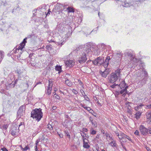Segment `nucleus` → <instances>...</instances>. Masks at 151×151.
<instances>
[{
    "label": "nucleus",
    "mask_w": 151,
    "mask_h": 151,
    "mask_svg": "<svg viewBox=\"0 0 151 151\" xmlns=\"http://www.w3.org/2000/svg\"><path fill=\"white\" fill-rule=\"evenodd\" d=\"M1 150H2V151H8V150L5 147L1 148Z\"/></svg>",
    "instance_id": "bf43d9fd"
},
{
    "label": "nucleus",
    "mask_w": 151,
    "mask_h": 151,
    "mask_svg": "<svg viewBox=\"0 0 151 151\" xmlns=\"http://www.w3.org/2000/svg\"><path fill=\"white\" fill-rule=\"evenodd\" d=\"M64 132L65 134H66V136L69 137L70 139V136L69 133L68 132V131H65Z\"/></svg>",
    "instance_id": "ea45409f"
},
{
    "label": "nucleus",
    "mask_w": 151,
    "mask_h": 151,
    "mask_svg": "<svg viewBox=\"0 0 151 151\" xmlns=\"http://www.w3.org/2000/svg\"><path fill=\"white\" fill-rule=\"evenodd\" d=\"M4 52L3 51H0V63L1 62L3 57H4Z\"/></svg>",
    "instance_id": "cd10ccee"
},
{
    "label": "nucleus",
    "mask_w": 151,
    "mask_h": 151,
    "mask_svg": "<svg viewBox=\"0 0 151 151\" xmlns=\"http://www.w3.org/2000/svg\"><path fill=\"white\" fill-rule=\"evenodd\" d=\"M58 134L59 135L60 137V138L63 137V134H62L61 133H58Z\"/></svg>",
    "instance_id": "0e129e2a"
},
{
    "label": "nucleus",
    "mask_w": 151,
    "mask_h": 151,
    "mask_svg": "<svg viewBox=\"0 0 151 151\" xmlns=\"http://www.w3.org/2000/svg\"><path fill=\"white\" fill-rule=\"evenodd\" d=\"M134 134L138 136H140V135L139 134V131L137 130H136L135 131L134 133Z\"/></svg>",
    "instance_id": "c03bdc74"
},
{
    "label": "nucleus",
    "mask_w": 151,
    "mask_h": 151,
    "mask_svg": "<svg viewBox=\"0 0 151 151\" xmlns=\"http://www.w3.org/2000/svg\"><path fill=\"white\" fill-rule=\"evenodd\" d=\"M118 85V84H116L115 83H114L113 85H111L110 86V87L112 88H115V86Z\"/></svg>",
    "instance_id": "49530a36"
},
{
    "label": "nucleus",
    "mask_w": 151,
    "mask_h": 151,
    "mask_svg": "<svg viewBox=\"0 0 151 151\" xmlns=\"http://www.w3.org/2000/svg\"><path fill=\"white\" fill-rule=\"evenodd\" d=\"M46 47L47 50H51L52 49V45H50L47 46Z\"/></svg>",
    "instance_id": "72a5a7b5"
},
{
    "label": "nucleus",
    "mask_w": 151,
    "mask_h": 151,
    "mask_svg": "<svg viewBox=\"0 0 151 151\" xmlns=\"http://www.w3.org/2000/svg\"><path fill=\"white\" fill-rule=\"evenodd\" d=\"M136 111L137 112L135 114V117L137 119H138L140 117V116L141 115L142 112L139 111Z\"/></svg>",
    "instance_id": "f3484780"
},
{
    "label": "nucleus",
    "mask_w": 151,
    "mask_h": 151,
    "mask_svg": "<svg viewBox=\"0 0 151 151\" xmlns=\"http://www.w3.org/2000/svg\"><path fill=\"white\" fill-rule=\"evenodd\" d=\"M126 54L129 56H132V53L129 52L126 53Z\"/></svg>",
    "instance_id": "3c124183"
},
{
    "label": "nucleus",
    "mask_w": 151,
    "mask_h": 151,
    "mask_svg": "<svg viewBox=\"0 0 151 151\" xmlns=\"http://www.w3.org/2000/svg\"><path fill=\"white\" fill-rule=\"evenodd\" d=\"M100 136V134H97L96 137L95 138V140H96L97 139H99Z\"/></svg>",
    "instance_id": "13d9d810"
},
{
    "label": "nucleus",
    "mask_w": 151,
    "mask_h": 151,
    "mask_svg": "<svg viewBox=\"0 0 151 151\" xmlns=\"http://www.w3.org/2000/svg\"><path fill=\"white\" fill-rule=\"evenodd\" d=\"M99 60V57L96 58L95 60L92 61L93 63L95 65H98V61Z\"/></svg>",
    "instance_id": "393cba45"
},
{
    "label": "nucleus",
    "mask_w": 151,
    "mask_h": 151,
    "mask_svg": "<svg viewBox=\"0 0 151 151\" xmlns=\"http://www.w3.org/2000/svg\"><path fill=\"white\" fill-rule=\"evenodd\" d=\"M110 59L109 56H107L106 59L105 61L103 62V65L105 68H107L109 64V61Z\"/></svg>",
    "instance_id": "f8f14e48"
},
{
    "label": "nucleus",
    "mask_w": 151,
    "mask_h": 151,
    "mask_svg": "<svg viewBox=\"0 0 151 151\" xmlns=\"http://www.w3.org/2000/svg\"><path fill=\"white\" fill-rule=\"evenodd\" d=\"M121 69H117L115 73L111 74L108 77L109 82L114 83L120 77Z\"/></svg>",
    "instance_id": "f03ea898"
},
{
    "label": "nucleus",
    "mask_w": 151,
    "mask_h": 151,
    "mask_svg": "<svg viewBox=\"0 0 151 151\" xmlns=\"http://www.w3.org/2000/svg\"><path fill=\"white\" fill-rule=\"evenodd\" d=\"M126 139H127L128 140L131 141V142H132L131 138L129 136L126 135Z\"/></svg>",
    "instance_id": "09e8293b"
},
{
    "label": "nucleus",
    "mask_w": 151,
    "mask_h": 151,
    "mask_svg": "<svg viewBox=\"0 0 151 151\" xmlns=\"http://www.w3.org/2000/svg\"><path fill=\"white\" fill-rule=\"evenodd\" d=\"M109 145L112 147H116L117 145L116 141L114 140L113 139H112V140L111 142L109 143Z\"/></svg>",
    "instance_id": "2eb2a0df"
},
{
    "label": "nucleus",
    "mask_w": 151,
    "mask_h": 151,
    "mask_svg": "<svg viewBox=\"0 0 151 151\" xmlns=\"http://www.w3.org/2000/svg\"><path fill=\"white\" fill-rule=\"evenodd\" d=\"M117 55L118 56V57H119V60H121V57L122 56V54H121V53H117Z\"/></svg>",
    "instance_id": "de8ad7c7"
},
{
    "label": "nucleus",
    "mask_w": 151,
    "mask_h": 151,
    "mask_svg": "<svg viewBox=\"0 0 151 151\" xmlns=\"http://www.w3.org/2000/svg\"><path fill=\"white\" fill-rule=\"evenodd\" d=\"M128 87V86H127L126 87H125V88L121 90L120 92V93L121 94H123V95L125 94L126 93L127 88Z\"/></svg>",
    "instance_id": "412c9836"
},
{
    "label": "nucleus",
    "mask_w": 151,
    "mask_h": 151,
    "mask_svg": "<svg viewBox=\"0 0 151 151\" xmlns=\"http://www.w3.org/2000/svg\"><path fill=\"white\" fill-rule=\"evenodd\" d=\"M37 10L36 9H35L33 11V12H34V13H33V17H34L35 16L36 14H35V13L37 12Z\"/></svg>",
    "instance_id": "6e6d98bb"
},
{
    "label": "nucleus",
    "mask_w": 151,
    "mask_h": 151,
    "mask_svg": "<svg viewBox=\"0 0 151 151\" xmlns=\"http://www.w3.org/2000/svg\"><path fill=\"white\" fill-rule=\"evenodd\" d=\"M110 72V70L108 68H106L104 71H102L101 70L99 71V73L102 77L104 78H106L107 75L109 74Z\"/></svg>",
    "instance_id": "423d86ee"
},
{
    "label": "nucleus",
    "mask_w": 151,
    "mask_h": 151,
    "mask_svg": "<svg viewBox=\"0 0 151 151\" xmlns=\"http://www.w3.org/2000/svg\"><path fill=\"white\" fill-rule=\"evenodd\" d=\"M91 124H92V125H93V127H97V124L96 122L94 121H93L92 122Z\"/></svg>",
    "instance_id": "e433bc0d"
},
{
    "label": "nucleus",
    "mask_w": 151,
    "mask_h": 151,
    "mask_svg": "<svg viewBox=\"0 0 151 151\" xmlns=\"http://www.w3.org/2000/svg\"><path fill=\"white\" fill-rule=\"evenodd\" d=\"M123 139L122 142H127V140L126 139V135L125 134H124V133L123 134Z\"/></svg>",
    "instance_id": "2f4dec72"
},
{
    "label": "nucleus",
    "mask_w": 151,
    "mask_h": 151,
    "mask_svg": "<svg viewBox=\"0 0 151 151\" xmlns=\"http://www.w3.org/2000/svg\"><path fill=\"white\" fill-rule=\"evenodd\" d=\"M139 129L142 134L146 136L148 134L149 130L144 125H141L139 127Z\"/></svg>",
    "instance_id": "39448f33"
},
{
    "label": "nucleus",
    "mask_w": 151,
    "mask_h": 151,
    "mask_svg": "<svg viewBox=\"0 0 151 151\" xmlns=\"http://www.w3.org/2000/svg\"><path fill=\"white\" fill-rule=\"evenodd\" d=\"M67 10L68 11V12H75L74 9L72 7H68L67 8Z\"/></svg>",
    "instance_id": "4be33fe9"
},
{
    "label": "nucleus",
    "mask_w": 151,
    "mask_h": 151,
    "mask_svg": "<svg viewBox=\"0 0 151 151\" xmlns=\"http://www.w3.org/2000/svg\"><path fill=\"white\" fill-rule=\"evenodd\" d=\"M0 127L2 129L6 130L8 127V125L7 124H4L3 125L2 124H0Z\"/></svg>",
    "instance_id": "b1692460"
},
{
    "label": "nucleus",
    "mask_w": 151,
    "mask_h": 151,
    "mask_svg": "<svg viewBox=\"0 0 151 151\" xmlns=\"http://www.w3.org/2000/svg\"><path fill=\"white\" fill-rule=\"evenodd\" d=\"M66 65L69 67H71L74 65L75 62L73 60H69L66 61L65 62Z\"/></svg>",
    "instance_id": "9b49d317"
},
{
    "label": "nucleus",
    "mask_w": 151,
    "mask_h": 151,
    "mask_svg": "<svg viewBox=\"0 0 151 151\" xmlns=\"http://www.w3.org/2000/svg\"><path fill=\"white\" fill-rule=\"evenodd\" d=\"M81 135L82 137V139H83V141H85V140L86 139L83 135H82V134L81 133Z\"/></svg>",
    "instance_id": "052dcab7"
},
{
    "label": "nucleus",
    "mask_w": 151,
    "mask_h": 151,
    "mask_svg": "<svg viewBox=\"0 0 151 151\" xmlns=\"http://www.w3.org/2000/svg\"><path fill=\"white\" fill-rule=\"evenodd\" d=\"M146 116L148 123L151 124V111H148L146 113Z\"/></svg>",
    "instance_id": "1a4fd4ad"
},
{
    "label": "nucleus",
    "mask_w": 151,
    "mask_h": 151,
    "mask_svg": "<svg viewBox=\"0 0 151 151\" xmlns=\"http://www.w3.org/2000/svg\"><path fill=\"white\" fill-rule=\"evenodd\" d=\"M141 72L142 74L144 73V76H145L144 77H146V78H148V74L147 71L145 70L144 69H142Z\"/></svg>",
    "instance_id": "5701e85b"
},
{
    "label": "nucleus",
    "mask_w": 151,
    "mask_h": 151,
    "mask_svg": "<svg viewBox=\"0 0 151 151\" xmlns=\"http://www.w3.org/2000/svg\"><path fill=\"white\" fill-rule=\"evenodd\" d=\"M17 123V124H16V126H18V127L19 128L20 127H22V128H23L24 127V123L23 122H20L19 124L18 125L17 124L18 123V122L16 123Z\"/></svg>",
    "instance_id": "c85d7f7f"
},
{
    "label": "nucleus",
    "mask_w": 151,
    "mask_h": 151,
    "mask_svg": "<svg viewBox=\"0 0 151 151\" xmlns=\"http://www.w3.org/2000/svg\"><path fill=\"white\" fill-rule=\"evenodd\" d=\"M127 86L125 81H122L119 85V86L121 89L125 88Z\"/></svg>",
    "instance_id": "dca6fc26"
},
{
    "label": "nucleus",
    "mask_w": 151,
    "mask_h": 151,
    "mask_svg": "<svg viewBox=\"0 0 151 151\" xmlns=\"http://www.w3.org/2000/svg\"><path fill=\"white\" fill-rule=\"evenodd\" d=\"M148 133H150L151 134V127H149Z\"/></svg>",
    "instance_id": "338daca9"
},
{
    "label": "nucleus",
    "mask_w": 151,
    "mask_h": 151,
    "mask_svg": "<svg viewBox=\"0 0 151 151\" xmlns=\"http://www.w3.org/2000/svg\"><path fill=\"white\" fill-rule=\"evenodd\" d=\"M123 133H120V135L118 137L120 140L122 139L123 136H123Z\"/></svg>",
    "instance_id": "a18cd8bd"
},
{
    "label": "nucleus",
    "mask_w": 151,
    "mask_h": 151,
    "mask_svg": "<svg viewBox=\"0 0 151 151\" xmlns=\"http://www.w3.org/2000/svg\"><path fill=\"white\" fill-rule=\"evenodd\" d=\"M47 127L49 128V129L51 130L53 129L52 126L50 124H48L47 125Z\"/></svg>",
    "instance_id": "37998d69"
},
{
    "label": "nucleus",
    "mask_w": 151,
    "mask_h": 151,
    "mask_svg": "<svg viewBox=\"0 0 151 151\" xmlns=\"http://www.w3.org/2000/svg\"><path fill=\"white\" fill-rule=\"evenodd\" d=\"M80 91L82 93V95L84 97V98H85V96H87V95L85 94V92L82 89H81Z\"/></svg>",
    "instance_id": "a19ab883"
},
{
    "label": "nucleus",
    "mask_w": 151,
    "mask_h": 151,
    "mask_svg": "<svg viewBox=\"0 0 151 151\" xmlns=\"http://www.w3.org/2000/svg\"><path fill=\"white\" fill-rule=\"evenodd\" d=\"M32 36H33L32 35H28L27 36V37H26L25 38H26V40H27V38H31V37H32Z\"/></svg>",
    "instance_id": "680f3d73"
},
{
    "label": "nucleus",
    "mask_w": 151,
    "mask_h": 151,
    "mask_svg": "<svg viewBox=\"0 0 151 151\" xmlns=\"http://www.w3.org/2000/svg\"><path fill=\"white\" fill-rule=\"evenodd\" d=\"M72 92L75 94H77L78 93L77 91L74 89H73Z\"/></svg>",
    "instance_id": "864d4df0"
},
{
    "label": "nucleus",
    "mask_w": 151,
    "mask_h": 151,
    "mask_svg": "<svg viewBox=\"0 0 151 151\" xmlns=\"http://www.w3.org/2000/svg\"><path fill=\"white\" fill-rule=\"evenodd\" d=\"M143 106V105L142 104L137 106L134 107V109L136 111H139L142 112V107Z\"/></svg>",
    "instance_id": "4468645a"
},
{
    "label": "nucleus",
    "mask_w": 151,
    "mask_h": 151,
    "mask_svg": "<svg viewBox=\"0 0 151 151\" xmlns=\"http://www.w3.org/2000/svg\"><path fill=\"white\" fill-rule=\"evenodd\" d=\"M109 135V134L107 132L105 133V134L104 135V136H106L107 137V139H108V137Z\"/></svg>",
    "instance_id": "4d7b16f0"
},
{
    "label": "nucleus",
    "mask_w": 151,
    "mask_h": 151,
    "mask_svg": "<svg viewBox=\"0 0 151 151\" xmlns=\"http://www.w3.org/2000/svg\"><path fill=\"white\" fill-rule=\"evenodd\" d=\"M99 57V60H98V64H99L100 65H101L104 62V60L101 59V58L100 57Z\"/></svg>",
    "instance_id": "7c9ffc66"
},
{
    "label": "nucleus",
    "mask_w": 151,
    "mask_h": 151,
    "mask_svg": "<svg viewBox=\"0 0 151 151\" xmlns=\"http://www.w3.org/2000/svg\"><path fill=\"white\" fill-rule=\"evenodd\" d=\"M96 131L95 130H93V128H91V134H96Z\"/></svg>",
    "instance_id": "c9c22d12"
},
{
    "label": "nucleus",
    "mask_w": 151,
    "mask_h": 151,
    "mask_svg": "<svg viewBox=\"0 0 151 151\" xmlns=\"http://www.w3.org/2000/svg\"><path fill=\"white\" fill-rule=\"evenodd\" d=\"M62 6V5L59 4H57L56 5V8H57V9H58V7H60L61 6Z\"/></svg>",
    "instance_id": "8fccbe9b"
},
{
    "label": "nucleus",
    "mask_w": 151,
    "mask_h": 151,
    "mask_svg": "<svg viewBox=\"0 0 151 151\" xmlns=\"http://www.w3.org/2000/svg\"><path fill=\"white\" fill-rule=\"evenodd\" d=\"M51 83L52 82L51 81H49L48 87H47V88L45 91L46 94H47L48 95H50L51 93L52 88V86L50 87V85Z\"/></svg>",
    "instance_id": "9d476101"
},
{
    "label": "nucleus",
    "mask_w": 151,
    "mask_h": 151,
    "mask_svg": "<svg viewBox=\"0 0 151 151\" xmlns=\"http://www.w3.org/2000/svg\"><path fill=\"white\" fill-rule=\"evenodd\" d=\"M56 70L58 71H59L58 73H60L62 71L61 70L62 68L60 66L57 65L55 67V68Z\"/></svg>",
    "instance_id": "bb28decb"
},
{
    "label": "nucleus",
    "mask_w": 151,
    "mask_h": 151,
    "mask_svg": "<svg viewBox=\"0 0 151 151\" xmlns=\"http://www.w3.org/2000/svg\"><path fill=\"white\" fill-rule=\"evenodd\" d=\"M32 83L29 80L27 81L26 83H24V85H27V86H26V89L28 88L29 87L31 86Z\"/></svg>",
    "instance_id": "aec40b11"
},
{
    "label": "nucleus",
    "mask_w": 151,
    "mask_h": 151,
    "mask_svg": "<svg viewBox=\"0 0 151 151\" xmlns=\"http://www.w3.org/2000/svg\"><path fill=\"white\" fill-rule=\"evenodd\" d=\"M15 76L12 73H10L8 76V78H10L11 80H12L14 78Z\"/></svg>",
    "instance_id": "c756f323"
},
{
    "label": "nucleus",
    "mask_w": 151,
    "mask_h": 151,
    "mask_svg": "<svg viewBox=\"0 0 151 151\" xmlns=\"http://www.w3.org/2000/svg\"><path fill=\"white\" fill-rule=\"evenodd\" d=\"M133 60L134 62H138V60L136 58H133Z\"/></svg>",
    "instance_id": "69168bd1"
},
{
    "label": "nucleus",
    "mask_w": 151,
    "mask_h": 151,
    "mask_svg": "<svg viewBox=\"0 0 151 151\" xmlns=\"http://www.w3.org/2000/svg\"><path fill=\"white\" fill-rule=\"evenodd\" d=\"M87 59L86 55V53H84L83 55L79 58L78 61L80 64H83L86 61Z\"/></svg>",
    "instance_id": "0eeeda50"
},
{
    "label": "nucleus",
    "mask_w": 151,
    "mask_h": 151,
    "mask_svg": "<svg viewBox=\"0 0 151 151\" xmlns=\"http://www.w3.org/2000/svg\"><path fill=\"white\" fill-rule=\"evenodd\" d=\"M25 107L24 106H22L19 108L17 112V117L19 119L22 118L25 114Z\"/></svg>",
    "instance_id": "20e7f679"
},
{
    "label": "nucleus",
    "mask_w": 151,
    "mask_h": 151,
    "mask_svg": "<svg viewBox=\"0 0 151 151\" xmlns=\"http://www.w3.org/2000/svg\"><path fill=\"white\" fill-rule=\"evenodd\" d=\"M65 83L68 86H69L71 85V83L68 80H66L65 81Z\"/></svg>",
    "instance_id": "4c0bfd02"
},
{
    "label": "nucleus",
    "mask_w": 151,
    "mask_h": 151,
    "mask_svg": "<svg viewBox=\"0 0 151 151\" xmlns=\"http://www.w3.org/2000/svg\"><path fill=\"white\" fill-rule=\"evenodd\" d=\"M147 79L146 78V77H144L142 80L140 81L139 83L141 86H142L146 83L147 81Z\"/></svg>",
    "instance_id": "ddd939ff"
},
{
    "label": "nucleus",
    "mask_w": 151,
    "mask_h": 151,
    "mask_svg": "<svg viewBox=\"0 0 151 151\" xmlns=\"http://www.w3.org/2000/svg\"><path fill=\"white\" fill-rule=\"evenodd\" d=\"M81 106L83 107L85 109H86L87 107L84 104H81Z\"/></svg>",
    "instance_id": "603ef678"
},
{
    "label": "nucleus",
    "mask_w": 151,
    "mask_h": 151,
    "mask_svg": "<svg viewBox=\"0 0 151 151\" xmlns=\"http://www.w3.org/2000/svg\"><path fill=\"white\" fill-rule=\"evenodd\" d=\"M26 86H27V85H24V83L23 84V88L24 90V91L27 90V89H28V88L26 89V87H27Z\"/></svg>",
    "instance_id": "5fc2aeb1"
},
{
    "label": "nucleus",
    "mask_w": 151,
    "mask_h": 151,
    "mask_svg": "<svg viewBox=\"0 0 151 151\" xmlns=\"http://www.w3.org/2000/svg\"><path fill=\"white\" fill-rule=\"evenodd\" d=\"M30 148L28 146H26L24 148L23 151H27V150H29Z\"/></svg>",
    "instance_id": "79ce46f5"
},
{
    "label": "nucleus",
    "mask_w": 151,
    "mask_h": 151,
    "mask_svg": "<svg viewBox=\"0 0 151 151\" xmlns=\"http://www.w3.org/2000/svg\"><path fill=\"white\" fill-rule=\"evenodd\" d=\"M39 142V141L38 140H37L36 142L35 143L36 146L35 147V151H39V150L38 149L37 145H38V144Z\"/></svg>",
    "instance_id": "473e14b6"
},
{
    "label": "nucleus",
    "mask_w": 151,
    "mask_h": 151,
    "mask_svg": "<svg viewBox=\"0 0 151 151\" xmlns=\"http://www.w3.org/2000/svg\"><path fill=\"white\" fill-rule=\"evenodd\" d=\"M92 115H93L95 116L96 117H98V116H97V114L96 113H95L94 112V113H93V114H92Z\"/></svg>",
    "instance_id": "774afa93"
},
{
    "label": "nucleus",
    "mask_w": 151,
    "mask_h": 151,
    "mask_svg": "<svg viewBox=\"0 0 151 151\" xmlns=\"http://www.w3.org/2000/svg\"><path fill=\"white\" fill-rule=\"evenodd\" d=\"M27 42L26 38H24L23 42L20 44L19 46H18L17 48H16V50H21L24 47L25 45V44Z\"/></svg>",
    "instance_id": "6e6552de"
},
{
    "label": "nucleus",
    "mask_w": 151,
    "mask_h": 151,
    "mask_svg": "<svg viewBox=\"0 0 151 151\" xmlns=\"http://www.w3.org/2000/svg\"><path fill=\"white\" fill-rule=\"evenodd\" d=\"M131 107L129 108V107L128 108V109L127 110V112L129 113V114H131L132 113V109H131Z\"/></svg>",
    "instance_id": "58836bf2"
},
{
    "label": "nucleus",
    "mask_w": 151,
    "mask_h": 151,
    "mask_svg": "<svg viewBox=\"0 0 151 151\" xmlns=\"http://www.w3.org/2000/svg\"><path fill=\"white\" fill-rule=\"evenodd\" d=\"M42 116V109L40 108L35 109L31 112V117L37 122L40 120Z\"/></svg>",
    "instance_id": "f257e3e1"
},
{
    "label": "nucleus",
    "mask_w": 151,
    "mask_h": 151,
    "mask_svg": "<svg viewBox=\"0 0 151 151\" xmlns=\"http://www.w3.org/2000/svg\"><path fill=\"white\" fill-rule=\"evenodd\" d=\"M16 123H13L11 127V129L10 130L11 134L13 136H16L17 135L19 132L18 129L19 127L17 126H16Z\"/></svg>",
    "instance_id": "7ed1b4c3"
},
{
    "label": "nucleus",
    "mask_w": 151,
    "mask_h": 151,
    "mask_svg": "<svg viewBox=\"0 0 151 151\" xmlns=\"http://www.w3.org/2000/svg\"><path fill=\"white\" fill-rule=\"evenodd\" d=\"M15 85L14 83H13V82L12 81V82L11 83L8 84L7 88L8 89V88L9 87L11 88H13L14 86Z\"/></svg>",
    "instance_id": "a878e982"
},
{
    "label": "nucleus",
    "mask_w": 151,
    "mask_h": 151,
    "mask_svg": "<svg viewBox=\"0 0 151 151\" xmlns=\"http://www.w3.org/2000/svg\"><path fill=\"white\" fill-rule=\"evenodd\" d=\"M90 52H91V50L90 49L88 48H86L85 50L84 53H86H86H88Z\"/></svg>",
    "instance_id": "f704fd0d"
},
{
    "label": "nucleus",
    "mask_w": 151,
    "mask_h": 151,
    "mask_svg": "<svg viewBox=\"0 0 151 151\" xmlns=\"http://www.w3.org/2000/svg\"><path fill=\"white\" fill-rule=\"evenodd\" d=\"M146 106L147 107V108H151V103L147 105Z\"/></svg>",
    "instance_id": "e2e57ef3"
},
{
    "label": "nucleus",
    "mask_w": 151,
    "mask_h": 151,
    "mask_svg": "<svg viewBox=\"0 0 151 151\" xmlns=\"http://www.w3.org/2000/svg\"><path fill=\"white\" fill-rule=\"evenodd\" d=\"M83 147L84 148L88 149L90 147V146L88 145L87 142L84 141L83 142Z\"/></svg>",
    "instance_id": "6ab92c4d"
},
{
    "label": "nucleus",
    "mask_w": 151,
    "mask_h": 151,
    "mask_svg": "<svg viewBox=\"0 0 151 151\" xmlns=\"http://www.w3.org/2000/svg\"><path fill=\"white\" fill-rule=\"evenodd\" d=\"M16 72L18 74V76L19 78H21L22 74L23 73V71L20 69H17L16 71Z\"/></svg>",
    "instance_id": "a211bd4d"
}]
</instances>
